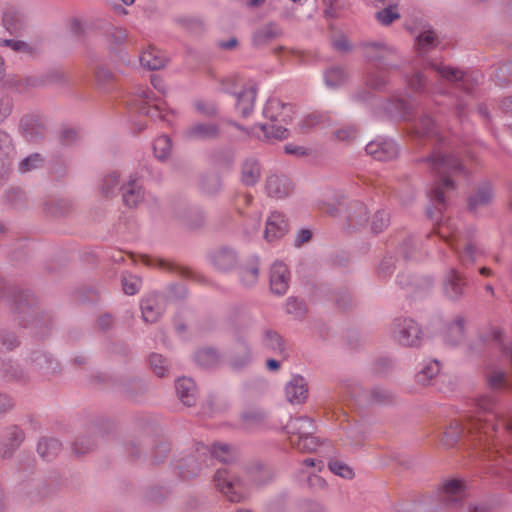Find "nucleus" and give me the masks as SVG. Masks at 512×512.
I'll return each mask as SVG.
<instances>
[{
    "instance_id": "nucleus-27",
    "label": "nucleus",
    "mask_w": 512,
    "mask_h": 512,
    "mask_svg": "<svg viewBox=\"0 0 512 512\" xmlns=\"http://www.w3.org/2000/svg\"><path fill=\"white\" fill-rule=\"evenodd\" d=\"M417 50L419 54H425L436 46V34L432 30H425L416 40Z\"/></svg>"
},
{
    "instance_id": "nucleus-54",
    "label": "nucleus",
    "mask_w": 512,
    "mask_h": 512,
    "mask_svg": "<svg viewBox=\"0 0 512 512\" xmlns=\"http://www.w3.org/2000/svg\"><path fill=\"white\" fill-rule=\"evenodd\" d=\"M409 86L417 91L420 90L422 87H424V79L420 73L415 74L410 80H409Z\"/></svg>"
},
{
    "instance_id": "nucleus-5",
    "label": "nucleus",
    "mask_w": 512,
    "mask_h": 512,
    "mask_svg": "<svg viewBox=\"0 0 512 512\" xmlns=\"http://www.w3.org/2000/svg\"><path fill=\"white\" fill-rule=\"evenodd\" d=\"M438 234L458 253L463 264H471L475 261L478 252L474 243L452 230L449 222L438 225Z\"/></svg>"
},
{
    "instance_id": "nucleus-4",
    "label": "nucleus",
    "mask_w": 512,
    "mask_h": 512,
    "mask_svg": "<svg viewBox=\"0 0 512 512\" xmlns=\"http://www.w3.org/2000/svg\"><path fill=\"white\" fill-rule=\"evenodd\" d=\"M291 445L300 452H315L319 441L314 437V424L307 417H298L290 420L286 426Z\"/></svg>"
},
{
    "instance_id": "nucleus-13",
    "label": "nucleus",
    "mask_w": 512,
    "mask_h": 512,
    "mask_svg": "<svg viewBox=\"0 0 512 512\" xmlns=\"http://www.w3.org/2000/svg\"><path fill=\"white\" fill-rule=\"evenodd\" d=\"M292 189L290 180L285 176L272 175L266 181V190L270 197L284 198L291 193Z\"/></svg>"
},
{
    "instance_id": "nucleus-64",
    "label": "nucleus",
    "mask_w": 512,
    "mask_h": 512,
    "mask_svg": "<svg viewBox=\"0 0 512 512\" xmlns=\"http://www.w3.org/2000/svg\"><path fill=\"white\" fill-rule=\"evenodd\" d=\"M111 317L108 316V315H105V316H102L100 319H99V326L101 328H106L110 325L111 323Z\"/></svg>"
},
{
    "instance_id": "nucleus-26",
    "label": "nucleus",
    "mask_w": 512,
    "mask_h": 512,
    "mask_svg": "<svg viewBox=\"0 0 512 512\" xmlns=\"http://www.w3.org/2000/svg\"><path fill=\"white\" fill-rule=\"evenodd\" d=\"M61 449V444L56 439H43L38 443L37 451L42 458L50 460Z\"/></svg>"
},
{
    "instance_id": "nucleus-43",
    "label": "nucleus",
    "mask_w": 512,
    "mask_h": 512,
    "mask_svg": "<svg viewBox=\"0 0 512 512\" xmlns=\"http://www.w3.org/2000/svg\"><path fill=\"white\" fill-rule=\"evenodd\" d=\"M264 345L274 351L283 350V342L281 337L275 332H267L264 337Z\"/></svg>"
},
{
    "instance_id": "nucleus-45",
    "label": "nucleus",
    "mask_w": 512,
    "mask_h": 512,
    "mask_svg": "<svg viewBox=\"0 0 512 512\" xmlns=\"http://www.w3.org/2000/svg\"><path fill=\"white\" fill-rule=\"evenodd\" d=\"M265 415L262 411L251 410L243 414V422L246 427H251L255 424L260 423L264 419Z\"/></svg>"
},
{
    "instance_id": "nucleus-29",
    "label": "nucleus",
    "mask_w": 512,
    "mask_h": 512,
    "mask_svg": "<svg viewBox=\"0 0 512 512\" xmlns=\"http://www.w3.org/2000/svg\"><path fill=\"white\" fill-rule=\"evenodd\" d=\"M347 79V74L341 68H332L325 73V83L331 88L343 84Z\"/></svg>"
},
{
    "instance_id": "nucleus-18",
    "label": "nucleus",
    "mask_w": 512,
    "mask_h": 512,
    "mask_svg": "<svg viewBox=\"0 0 512 512\" xmlns=\"http://www.w3.org/2000/svg\"><path fill=\"white\" fill-rule=\"evenodd\" d=\"M219 129L213 123H198L186 131V137L192 140H207L218 135Z\"/></svg>"
},
{
    "instance_id": "nucleus-8",
    "label": "nucleus",
    "mask_w": 512,
    "mask_h": 512,
    "mask_svg": "<svg viewBox=\"0 0 512 512\" xmlns=\"http://www.w3.org/2000/svg\"><path fill=\"white\" fill-rule=\"evenodd\" d=\"M130 105L140 113L146 114L151 118L158 117L169 121L168 115L172 113V111L167 109L166 104L163 102L151 104L149 94L146 90H141L138 94V99L133 100Z\"/></svg>"
},
{
    "instance_id": "nucleus-57",
    "label": "nucleus",
    "mask_w": 512,
    "mask_h": 512,
    "mask_svg": "<svg viewBox=\"0 0 512 512\" xmlns=\"http://www.w3.org/2000/svg\"><path fill=\"white\" fill-rule=\"evenodd\" d=\"M376 218L381 220V225H378L376 221L373 222L372 228L375 232H380L388 224V218L385 213H378Z\"/></svg>"
},
{
    "instance_id": "nucleus-14",
    "label": "nucleus",
    "mask_w": 512,
    "mask_h": 512,
    "mask_svg": "<svg viewBox=\"0 0 512 512\" xmlns=\"http://www.w3.org/2000/svg\"><path fill=\"white\" fill-rule=\"evenodd\" d=\"M229 93L236 95L237 97V109L241 112V114L246 117L248 116L254 107L255 97H256V88L253 85H249L245 87L240 92L236 90H226Z\"/></svg>"
},
{
    "instance_id": "nucleus-58",
    "label": "nucleus",
    "mask_w": 512,
    "mask_h": 512,
    "mask_svg": "<svg viewBox=\"0 0 512 512\" xmlns=\"http://www.w3.org/2000/svg\"><path fill=\"white\" fill-rule=\"evenodd\" d=\"M333 46L340 51H346L350 48L346 37L341 36L333 41Z\"/></svg>"
},
{
    "instance_id": "nucleus-21",
    "label": "nucleus",
    "mask_w": 512,
    "mask_h": 512,
    "mask_svg": "<svg viewBox=\"0 0 512 512\" xmlns=\"http://www.w3.org/2000/svg\"><path fill=\"white\" fill-rule=\"evenodd\" d=\"M429 65L444 79H446L449 82H458L460 81V85L465 88L466 90H469L470 88L468 85V78L464 76L462 71L451 68L449 66H443V65H437L434 63H429Z\"/></svg>"
},
{
    "instance_id": "nucleus-44",
    "label": "nucleus",
    "mask_w": 512,
    "mask_h": 512,
    "mask_svg": "<svg viewBox=\"0 0 512 512\" xmlns=\"http://www.w3.org/2000/svg\"><path fill=\"white\" fill-rule=\"evenodd\" d=\"M0 46L10 47L12 50L17 51V52H23V53H28V54L32 53V49L30 48V46L27 43L18 41V40H12V39L2 40V39H0Z\"/></svg>"
},
{
    "instance_id": "nucleus-16",
    "label": "nucleus",
    "mask_w": 512,
    "mask_h": 512,
    "mask_svg": "<svg viewBox=\"0 0 512 512\" xmlns=\"http://www.w3.org/2000/svg\"><path fill=\"white\" fill-rule=\"evenodd\" d=\"M465 286L463 277L457 271L451 270L444 283V292L449 298L456 299L463 294Z\"/></svg>"
},
{
    "instance_id": "nucleus-3",
    "label": "nucleus",
    "mask_w": 512,
    "mask_h": 512,
    "mask_svg": "<svg viewBox=\"0 0 512 512\" xmlns=\"http://www.w3.org/2000/svg\"><path fill=\"white\" fill-rule=\"evenodd\" d=\"M428 162L432 170L439 174V182L433 188L431 196L437 203L443 204L444 188H453V182L450 180L449 175L460 170L461 164L453 156L442 155L440 152L433 153Z\"/></svg>"
},
{
    "instance_id": "nucleus-24",
    "label": "nucleus",
    "mask_w": 512,
    "mask_h": 512,
    "mask_svg": "<svg viewBox=\"0 0 512 512\" xmlns=\"http://www.w3.org/2000/svg\"><path fill=\"white\" fill-rule=\"evenodd\" d=\"M261 175L259 163L254 159H247L241 170V180L245 185H255Z\"/></svg>"
},
{
    "instance_id": "nucleus-12",
    "label": "nucleus",
    "mask_w": 512,
    "mask_h": 512,
    "mask_svg": "<svg viewBox=\"0 0 512 512\" xmlns=\"http://www.w3.org/2000/svg\"><path fill=\"white\" fill-rule=\"evenodd\" d=\"M285 393L290 403L300 404L308 397V388L305 379L301 376H294L286 385Z\"/></svg>"
},
{
    "instance_id": "nucleus-17",
    "label": "nucleus",
    "mask_w": 512,
    "mask_h": 512,
    "mask_svg": "<svg viewBox=\"0 0 512 512\" xmlns=\"http://www.w3.org/2000/svg\"><path fill=\"white\" fill-rule=\"evenodd\" d=\"M139 60L143 67L150 70L160 69L164 67L166 63V58L163 53L154 47H148L145 49L140 54Z\"/></svg>"
},
{
    "instance_id": "nucleus-63",
    "label": "nucleus",
    "mask_w": 512,
    "mask_h": 512,
    "mask_svg": "<svg viewBox=\"0 0 512 512\" xmlns=\"http://www.w3.org/2000/svg\"><path fill=\"white\" fill-rule=\"evenodd\" d=\"M11 19L12 17L9 15V14H6L3 18V22L7 28V30L9 31H16V27H12V23H11Z\"/></svg>"
},
{
    "instance_id": "nucleus-50",
    "label": "nucleus",
    "mask_w": 512,
    "mask_h": 512,
    "mask_svg": "<svg viewBox=\"0 0 512 512\" xmlns=\"http://www.w3.org/2000/svg\"><path fill=\"white\" fill-rule=\"evenodd\" d=\"M195 108L198 112L204 115H213L216 112L214 105L202 100L195 102Z\"/></svg>"
},
{
    "instance_id": "nucleus-59",
    "label": "nucleus",
    "mask_w": 512,
    "mask_h": 512,
    "mask_svg": "<svg viewBox=\"0 0 512 512\" xmlns=\"http://www.w3.org/2000/svg\"><path fill=\"white\" fill-rule=\"evenodd\" d=\"M12 406L11 399L6 396L0 394V412L6 411Z\"/></svg>"
},
{
    "instance_id": "nucleus-49",
    "label": "nucleus",
    "mask_w": 512,
    "mask_h": 512,
    "mask_svg": "<svg viewBox=\"0 0 512 512\" xmlns=\"http://www.w3.org/2000/svg\"><path fill=\"white\" fill-rule=\"evenodd\" d=\"M12 150L13 148L10 136L5 132L0 131V154L8 156Z\"/></svg>"
},
{
    "instance_id": "nucleus-9",
    "label": "nucleus",
    "mask_w": 512,
    "mask_h": 512,
    "mask_svg": "<svg viewBox=\"0 0 512 512\" xmlns=\"http://www.w3.org/2000/svg\"><path fill=\"white\" fill-rule=\"evenodd\" d=\"M366 152L376 160L388 161L396 157L398 149L393 140L378 139L366 145Z\"/></svg>"
},
{
    "instance_id": "nucleus-15",
    "label": "nucleus",
    "mask_w": 512,
    "mask_h": 512,
    "mask_svg": "<svg viewBox=\"0 0 512 512\" xmlns=\"http://www.w3.org/2000/svg\"><path fill=\"white\" fill-rule=\"evenodd\" d=\"M465 496L464 482L457 479H452L443 484L442 498L447 503H456L461 501Z\"/></svg>"
},
{
    "instance_id": "nucleus-2",
    "label": "nucleus",
    "mask_w": 512,
    "mask_h": 512,
    "mask_svg": "<svg viewBox=\"0 0 512 512\" xmlns=\"http://www.w3.org/2000/svg\"><path fill=\"white\" fill-rule=\"evenodd\" d=\"M293 106L285 104L277 98L269 99L264 107L263 114L272 123L260 125L267 140H282L288 136V130L284 126L288 124L293 115Z\"/></svg>"
},
{
    "instance_id": "nucleus-61",
    "label": "nucleus",
    "mask_w": 512,
    "mask_h": 512,
    "mask_svg": "<svg viewBox=\"0 0 512 512\" xmlns=\"http://www.w3.org/2000/svg\"><path fill=\"white\" fill-rule=\"evenodd\" d=\"M303 464L307 467V468H313V467H317L318 470H321L323 468V462L322 461H317L315 462L314 459H306L304 460Z\"/></svg>"
},
{
    "instance_id": "nucleus-52",
    "label": "nucleus",
    "mask_w": 512,
    "mask_h": 512,
    "mask_svg": "<svg viewBox=\"0 0 512 512\" xmlns=\"http://www.w3.org/2000/svg\"><path fill=\"white\" fill-rule=\"evenodd\" d=\"M9 435H10V438H11L10 446H11V449L13 450L17 446H19V444L23 440V434H22V432L18 428L14 427V428L11 429Z\"/></svg>"
},
{
    "instance_id": "nucleus-20",
    "label": "nucleus",
    "mask_w": 512,
    "mask_h": 512,
    "mask_svg": "<svg viewBox=\"0 0 512 512\" xmlns=\"http://www.w3.org/2000/svg\"><path fill=\"white\" fill-rule=\"evenodd\" d=\"M141 310L144 321L150 323L155 322L162 312L159 296L151 295L143 299Z\"/></svg>"
},
{
    "instance_id": "nucleus-42",
    "label": "nucleus",
    "mask_w": 512,
    "mask_h": 512,
    "mask_svg": "<svg viewBox=\"0 0 512 512\" xmlns=\"http://www.w3.org/2000/svg\"><path fill=\"white\" fill-rule=\"evenodd\" d=\"M196 360L200 365L211 366L217 361V354L213 349H204L197 353Z\"/></svg>"
},
{
    "instance_id": "nucleus-11",
    "label": "nucleus",
    "mask_w": 512,
    "mask_h": 512,
    "mask_svg": "<svg viewBox=\"0 0 512 512\" xmlns=\"http://www.w3.org/2000/svg\"><path fill=\"white\" fill-rule=\"evenodd\" d=\"M270 287L273 293L282 295L289 287V272L282 262H275L271 267Z\"/></svg>"
},
{
    "instance_id": "nucleus-53",
    "label": "nucleus",
    "mask_w": 512,
    "mask_h": 512,
    "mask_svg": "<svg viewBox=\"0 0 512 512\" xmlns=\"http://www.w3.org/2000/svg\"><path fill=\"white\" fill-rule=\"evenodd\" d=\"M284 150L287 154H292L295 156H303L306 154V149L304 147L294 144L285 145Z\"/></svg>"
},
{
    "instance_id": "nucleus-7",
    "label": "nucleus",
    "mask_w": 512,
    "mask_h": 512,
    "mask_svg": "<svg viewBox=\"0 0 512 512\" xmlns=\"http://www.w3.org/2000/svg\"><path fill=\"white\" fill-rule=\"evenodd\" d=\"M215 486L231 502H240L246 496V488L243 483L231 477L227 469L217 470L214 476Z\"/></svg>"
},
{
    "instance_id": "nucleus-10",
    "label": "nucleus",
    "mask_w": 512,
    "mask_h": 512,
    "mask_svg": "<svg viewBox=\"0 0 512 512\" xmlns=\"http://www.w3.org/2000/svg\"><path fill=\"white\" fill-rule=\"evenodd\" d=\"M288 231V224L285 217L278 213L273 212L270 214L266 221L264 237L268 242H272L283 237Z\"/></svg>"
},
{
    "instance_id": "nucleus-41",
    "label": "nucleus",
    "mask_w": 512,
    "mask_h": 512,
    "mask_svg": "<svg viewBox=\"0 0 512 512\" xmlns=\"http://www.w3.org/2000/svg\"><path fill=\"white\" fill-rule=\"evenodd\" d=\"M387 83L386 72L383 70L371 72L367 77V85L380 89Z\"/></svg>"
},
{
    "instance_id": "nucleus-36",
    "label": "nucleus",
    "mask_w": 512,
    "mask_h": 512,
    "mask_svg": "<svg viewBox=\"0 0 512 512\" xmlns=\"http://www.w3.org/2000/svg\"><path fill=\"white\" fill-rule=\"evenodd\" d=\"M211 454L220 462H228L233 458V452L226 444H214Z\"/></svg>"
},
{
    "instance_id": "nucleus-23",
    "label": "nucleus",
    "mask_w": 512,
    "mask_h": 512,
    "mask_svg": "<svg viewBox=\"0 0 512 512\" xmlns=\"http://www.w3.org/2000/svg\"><path fill=\"white\" fill-rule=\"evenodd\" d=\"M212 263L218 270L227 271L235 265L236 256L232 250L222 248L213 253Z\"/></svg>"
},
{
    "instance_id": "nucleus-1",
    "label": "nucleus",
    "mask_w": 512,
    "mask_h": 512,
    "mask_svg": "<svg viewBox=\"0 0 512 512\" xmlns=\"http://www.w3.org/2000/svg\"><path fill=\"white\" fill-rule=\"evenodd\" d=\"M477 406L474 416L468 417L464 422L454 420L450 423L443 433L442 443L450 447L460 437H468L473 447L479 449L483 456L512 471V450L495 439L497 428L494 424L496 413L493 410V401L485 397L479 400Z\"/></svg>"
},
{
    "instance_id": "nucleus-39",
    "label": "nucleus",
    "mask_w": 512,
    "mask_h": 512,
    "mask_svg": "<svg viewBox=\"0 0 512 512\" xmlns=\"http://www.w3.org/2000/svg\"><path fill=\"white\" fill-rule=\"evenodd\" d=\"M43 159L39 154H33L23 159L19 164V170L23 173L29 172L42 165Z\"/></svg>"
},
{
    "instance_id": "nucleus-40",
    "label": "nucleus",
    "mask_w": 512,
    "mask_h": 512,
    "mask_svg": "<svg viewBox=\"0 0 512 512\" xmlns=\"http://www.w3.org/2000/svg\"><path fill=\"white\" fill-rule=\"evenodd\" d=\"M150 365L153 370V372L159 376L163 377L166 375L167 367H166V361L160 354H152L150 356Z\"/></svg>"
},
{
    "instance_id": "nucleus-38",
    "label": "nucleus",
    "mask_w": 512,
    "mask_h": 512,
    "mask_svg": "<svg viewBox=\"0 0 512 512\" xmlns=\"http://www.w3.org/2000/svg\"><path fill=\"white\" fill-rule=\"evenodd\" d=\"M281 34V30L275 24H268L261 28L256 34L257 41H267L278 37Z\"/></svg>"
},
{
    "instance_id": "nucleus-6",
    "label": "nucleus",
    "mask_w": 512,
    "mask_h": 512,
    "mask_svg": "<svg viewBox=\"0 0 512 512\" xmlns=\"http://www.w3.org/2000/svg\"><path fill=\"white\" fill-rule=\"evenodd\" d=\"M420 326L412 319H397L394 323L393 338L402 346L416 347L422 341Z\"/></svg>"
},
{
    "instance_id": "nucleus-56",
    "label": "nucleus",
    "mask_w": 512,
    "mask_h": 512,
    "mask_svg": "<svg viewBox=\"0 0 512 512\" xmlns=\"http://www.w3.org/2000/svg\"><path fill=\"white\" fill-rule=\"evenodd\" d=\"M311 237H312V233L310 230H307V229L301 230L297 235L295 243L297 246H300V245L308 242L311 239Z\"/></svg>"
},
{
    "instance_id": "nucleus-60",
    "label": "nucleus",
    "mask_w": 512,
    "mask_h": 512,
    "mask_svg": "<svg viewBox=\"0 0 512 512\" xmlns=\"http://www.w3.org/2000/svg\"><path fill=\"white\" fill-rule=\"evenodd\" d=\"M151 83H152L153 87L155 89H157L159 92L165 93V87H164L162 79H160L157 76H153L151 78Z\"/></svg>"
},
{
    "instance_id": "nucleus-31",
    "label": "nucleus",
    "mask_w": 512,
    "mask_h": 512,
    "mask_svg": "<svg viewBox=\"0 0 512 512\" xmlns=\"http://www.w3.org/2000/svg\"><path fill=\"white\" fill-rule=\"evenodd\" d=\"M464 334V319L458 317L455 321L448 327L447 335L449 341L452 344H457L463 337Z\"/></svg>"
},
{
    "instance_id": "nucleus-25",
    "label": "nucleus",
    "mask_w": 512,
    "mask_h": 512,
    "mask_svg": "<svg viewBox=\"0 0 512 512\" xmlns=\"http://www.w3.org/2000/svg\"><path fill=\"white\" fill-rule=\"evenodd\" d=\"M440 372V364L437 360L429 361L416 375V381L421 385H427Z\"/></svg>"
},
{
    "instance_id": "nucleus-32",
    "label": "nucleus",
    "mask_w": 512,
    "mask_h": 512,
    "mask_svg": "<svg viewBox=\"0 0 512 512\" xmlns=\"http://www.w3.org/2000/svg\"><path fill=\"white\" fill-rule=\"evenodd\" d=\"M492 189L490 186H484L480 188L469 200L471 208H475L478 205L486 204L492 198Z\"/></svg>"
},
{
    "instance_id": "nucleus-34",
    "label": "nucleus",
    "mask_w": 512,
    "mask_h": 512,
    "mask_svg": "<svg viewBox=\"0 0 512 512\" xmlns=\"http://www.w3.org/2000/svg\"><path fill=\"white\" fill-rule=\"evenodd\" d=\"M118 177H119V175L116 172H112L110 174H107L103 178L100 189H101V193L105 197L110 196L113 193L114 189L117 187Z\"/></svg>"
},
{
    "instance_id": "nucleus-28",
    "label": "nucleus",
    "mask_w": 512,
    "mask_h": 512,
    "mask_svg": "<svg viewBox=\"0 0 512 512\" xmlns=\"http://www.w3.org/2000/svg\"><path fill=\"white\" fill-rule=\"evenodd\" d=\"M171 141L168 136L163 135L155 139L153 144V150L155 156L160 159H166L171 152Z\"/></svg>"
},
{
    "instance_id": "nucleus-55",
    "label": "nucleus",
    "mask_w": 512,
    "mask_h": 512,
    "mask_svg": "<svg viewBox=\"0 0 512 512\" xmlns=\"http://www.w3.org/2000/svg\"><path fill=\"white\" fill-rule=\"evenodd\" d=\"M11 111V103L9 99L0 100V122H2Z\"/></svg>"
},
{
    "instance_id": "nucleus-62",
    "label": "nucleus",
    "mask_w": 512,
    "mask_h": 512,
    "mask_svg": "<svg viewBox=\"0 0 512 512\" xmlns=\"http://www.w3.org/2000/svg\"><path fill=\"white\" fill-rule=\"evenodd\" d=\"M502 107H503L504 110H506L508 112H512V96L511 97H506V98L503 99Z\"/></svg>"
},
{
    "instance_id": "nucleus-22",
    "label": "nucleus",
    "mask_w": 512,
    "mask_h": 512,
    "mask_svg": "<svg viewBox=\"0 0 512 512\" xmlns=\"http://www.w3.org/2000/svg\"><path fill=\"white\" fill-rule=\"evenodd\" d=\"M124 203L129 207L137 206L143 199V191L135 179H131L122 187Z\"/></svg>"
},
{
    "instance_id": "nucleus-19",
    "label": "nucleus",
    "mask_w": 512,
    "mask_h": 512,
    "mask_svg": "<svg viewBox=\"0 0 512 512\" xmlns=\"http://www.w3.org/2000/svg\"><path fill=\"white\" fill-rule=\"evenodd\" d=\"M176 391L181 402L186 406H192L195 403V384L190 378H179L176 381Z\"/></svg>"
},
{
    "instance_id": "nucleus-46",
    "label": "nucleus",
    "mask_w": 512,
    "mask_h": 512,
    "mask_svg": "<svg viewBox=\"0 0 512 512\" xmlns=\"http://www.w3.org/2000/svg\"><path fill=\"white\" fill-rule=\"evenodd\" d=\"M488 381H489V385L495 389L504 388V387L508 386L507 376L505 373H503L501 371L493 372L489 376Z\"/></svg>"
},
{
    "instance_id": "nucleus-51",
    "label": "nucleus",
    "mask_w": 512,
    "mask_h": 512,
    "mask_svg": "<svg viewBox=\"0 0 512 512\" xmlns=\"http://www.w3.org/2000/svg\"><path fill=\"white\" fill-rule=\"evenodd\" d=\"M357 131L352 126H347L336 131L335 135L339 140H349L356 136Z\"/></svg>"
},
{
    "instance_id": "nucleus-30",
    "label": "nucleus",
    "mask_w": 512,
    "mask_h": 512,
    "mask_svg": "<svg viewBox=\"0 0 512 512\" xmlns=\"http://www.w3.org/2000/svg\"><path fill=\"white\" fill-rule=\"evenodd\" d=\"M415 134L427 137L437 135L434 121L430 117L421 118L415 126Z\"/></svg>"
},
{
    "instance_id": "nucleus-35",
    "label": "nucleus",
    "mask_w": 512,
    "mask_h": 512,
    "mask_svg": "<svg viewBox=\"0 0 512 512\" xmlns=\"http://www.w3.org/2000/svg\"><path fill=\"white\" fill-rule=\"evenodd\" d=\"M329 470L342 478L351 479L354 476L352 468L347 466L341 461H331L329 463Z\"/></svg>"
},
{
    "instance_id": "nucleus-47",
    "label": "nucleus",
    "mask_w": 512,
    "mask_h": 512,
    "mask_svg": "<svg viewBox=\"0 0 512 512\" xmlns=\"http://www.w3.org/2000/svg\"><path fill=\"white\" fill-rule=\"evenodd\" d=\"M258 279V268L256 266H251L245 268L241 271V281L249 286L256 283Z\"/></svg>"
},
{
    "instance_id": "nucleus-48",
    "label": "nucleus",
    "mask_w": 512,
    "mask_h": 512,
    "mask_svg": "<svg viewBox=\"0 0 512 512\" xmlns=\"http://www.w3.org/2000/svg\"><path fill=\"white\" fill-rule=\"evenodd\" d=\"M389 53L386 47L378 44H371L367 48V56L372 60H378L384 58Z\"/></svg>"
},
{
    "instance_id": "nucleus-33",
    "label": "nucleus",
    "mask_w": 512,
    "mask_h": 512,
    "mask_svg": "<svg viewBox=\"0 0 512 512\" xmlns=\"http://www.w3.org/2000/svg\"><path fill=\"white\" fill-rule=\"evenodd\" d=\"M400 17L396 6L389 4L385 9L377 12V19L384 25H389Z\"/></svg>"
},
{
    "instance_id": "nucleus-37",
    "label": "nucleus",
    "mask_w": 512,
    "mask_h": 512,
    "mask_svg": "<svg viewBox=\"0 0 512 512\" xmlns=\"http://www.w3.org/2000/svg\"><path fill=\"white\" fill-rule=\"evenodd\" d=\"M123 290L127 295L136 294L141 286V280L137 276L127 275L122 280Z\"/></svg>"
}]
</instances>
